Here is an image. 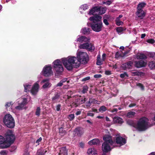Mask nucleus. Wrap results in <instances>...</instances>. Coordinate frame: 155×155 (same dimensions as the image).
<instances>
[{
    "label": "nucleus",
    "mask_w": 155,
    "mask_h": 155,
    "mask_svg": "<svg viewBox=\"0 0 155 155\" xmlns=\"http://www.w3.org/2000/svg\"><path fill=\"white\" fill-rule=\"evenodd\" d=\"M87 54L86 52L78 51L77 53V58L74 56H69L61 59H57L53 62V67L58 74L61 73L63 71V68L61 64V61L65 67L68 70H71L74 68L79 66L80 63L86 64L87 62Z\"/></svg>",
    "instance_id": "obj_1"
},
{
    "label": "nucleus",
    "mask_w": 155,
    "mask_h": 155,
    "mask_svg": "<svg viewBox=\"0 0 155 155\" xmlns=\"http://www.w3.org/2000/svg\"><path fill=\"white\" fill-rule=\"evenodd\" d=\"M101 19L102 17L98 15L89 18V20L92 21L91 27L93 31L96 32H99L102 30L103 24Z\"/></svg>",
    "instance_id": "obj_2"
},
{
    "label": "nucleus",
    "mask_w": 155,
    "mask_h": 155,
    "mask_svg": "<svg viewBox=\"0 0 155 155\" xmlns=\"http://www.w3.org/2000/svg\"><path fill=\"white\" fill-rule=\"evenodd\" d=\"M103 140L105 142L102 146V150L105 152L110 151L115 146V141H113L111 137L109 135H106L103 137Z\"/></svg>",
    "instance_id": "obj_3"
},
{
    "label": "nucleus",
    "mask_w": 155,
    "mask_h": 155,
    "mask_svg": "<svg viewBox=\"0 0 155 155\" xmlns=\"http://www.w3.org/2000/svg\"><path fill=\"white\" fill-rule=\"evenodd\" d=\"M151 125L148 123V119L145 117L140 118L136 123V124L134 125V127L140 131H144L151 127Z\"/></svg>",
    "instance_id": "obj_4"
},
{
    "label": "nucleus",
    "mask_w": 155,
    "mask_h": 155,
    "mask_svg": "<svg viewBox=\"0 0 155 155\" xmlns=\"http://www.w3.org/2000/svg\"><path fill=\"white\" fill-rule=\"evenodd\" d=\"M5 137L6 140L5 139V143H6L8 144L7 146L6 147V148H7L14 142L15 137L13 132L12 130H9L6 132Z\"/></svg>",
    "instance_id": "obj_5"
},
{
    "label": "nucleus",
    "mask_w": 155,
    "mask_h": 155,
    "mask_svg": "<svg viewBox=\"0 0 155 155\" xmlns=\"http://www.w3.org/2000/svg\"><path fill=\"white\" fill-rule=\"evenodd\" d=\"M30 100V97L29 96H27L19 99L17 101L19 102L18 105L15 107V109L19 110L24 109L25 106Z\"/></svg>",
    "instance_id": "obj_6"
},
{
    "label": "nucleus",
    "mask_w": 155,
    "mask_h": 155,
    "mask_svg": "<svg viewBox=\"0 0 155 155\" xmlns=\"http://www.w3.org/2000/svg\"><path fill=\"white\" fill-rule=\"evenodd\" d=\"M5 125L8 127L12 128L14 127L15 122L14 118L9 114H6L3 120Z\"/></svg>",
    "instance_id": "obj_7"
},
{
    "label": "nucleus",
    "mask_w": 155,
    "mask_h": 155,
    "mask_svg": "<svg viewBox=\"0 0 155 155\" xmlns=\"http://www.w3.org/2000/svg\"><path fill=\"white\" fill-rule=\"evenodd\" d=\"M79 48L80 49H85L90 51H94L95 49L93 44L88 42L81 44L79 46Z\"/></svg>",
    "instance_id": "obj_8"
},
{
    "label": "nucleus",
    "mask_w": 155,
    "mask_h": 155,
    "mask_svg": "<svg viewBox=\"0 0 155 155\" xmlns=\"http://www.w3.org/2000/svg\"><path fill=\"white\" fill-rule=\"evenodd\" d=\"M43 74L45 76H49L52 74V68L51 65H46L43 68L42 71Z\"/></svg>",
    "instance_id": "obj_9"
},
{
    "label": "nucleus",
    "mask_w": 155,
    "mask_h": 155,
    "mask_svg": "<svg viewBox=\"0 0 155 155\" xmlns=\"http://www.w3.org/2000/svg\"><path fill=\"white\" fill-rule=\"evenodd\" d=\"M39 83V81L35 82L30 92L33 95H36L38 93L40 88Z\"/></svg>",
    "instance_id": "obj_10"
},
{
    "label": "nucleus",
    "mask_w": 155,
    "mask_h": 155,
    "mask_svg": "<svg viewBox=\"0 0 155 155\" xmlns=\"http://www.w3.org/2000/svg\"><path fill=\"white\" fill-rule=\"evenodd\" d=\"M115 140L116 143L118 144H120V145H123L126 143L125 139L121 137L118 134L116 135Z\"/></svg>",
    "instance_id": "obj_11"
},
{
    "label": "nucleus",
    "mask_w": 155,
    "mask_h": 155,
    "mask_svg": "<svg viewBox=\"0 0 155 155\" xmlns=\"http://www.w3.org/2000/svg\"><path fill=\"white\" fill-rule=\"evenodd\" d=\"M41 84H43L42 86V88L44 89L49 88L51 85L49 80L48 79H45L42 80L41 82Z\"/></svg>",
    "instance_id": "obj_12"
},
{
    "label": "nucleus",
    "mask_w": 155,
    "mask_h": 155,
    "mask_svg": "<svg viewBox=\"0 0 155 155\" xmlns=\"http://www.w3.org/2000/svg\"><path fill=\"white\" fill-rule=\"evenodd\" d=\"M147 62L141 60L135 62V66L137 68H140L145 66Z\"/></svg>",
    "instance_id": "obj_13"
},
{
    "label": "nucleus",
    "mask_w": 155,
    "mask_h": 155,
    "mask_svg": "<svg viewBox=\"0 0 155 155\" xmlns=\"http://www.w3.org/2000/svg\"><path fill=\"white\" fill-rule=\"evenodd\" d=\"M89 40V38L84 36H79L76 39L77 41H79L81 43L88 42Z\"/></svg>",
    "instance_id": "obj_14"
},
{
    "label": "nucleus",
    "mask_w": 155,
    "mask_h": 155,
    "mask_svg": "<svg viewBox=\"0 0 155 155\" xmlns=\"http://www.w3.org/2000/svg\"><path fill=\"white\" fill-rule=\"evenodd\" d=\"M8 144L5 143V138L2 135H0V147L2 149L6 148Z\"/></svg>",
    "instance_id": "obj_15"
},
{
    "label": "nucleus",
    "mask_w": 155,
    "mask_h": 155,
    "mask_svg": "<svg viewBox=\"0 0 155 155\" xmlns=\"http://www.w3.org/2000/svg\"><path fill=\"white\" fill-rule=\"evenodd\" d=\"M75 134L78 136L82 135L84 133V130L83 128L81 127H77L74 130Z\"/></svg>",
    "instance_id": "obj_16"
},
{
    "label": "nucleus",
    "mask_w": 155,
    "mask_h": 155,
    "mask_svg": "<svg viewBox=\"0 0 155 155\" xmlns=\"http://www.w3.org/2000/svg\"><path fill=\"white\" fill-rule=\"evenodd\" d=\"M132 64V62L131 61H129L127 63L123 64L121 67L124 70H127L130 69Z\"/></svg>",
    "instance_id": "obj_17"
},
{
    "label": "nucleus",
    "mask_w": 155,
    "mask_h": 155,
    "mask_svg": "<svg viewBox=\"0 0 155 155\" xmlns=\"http://www.w3.org/2000/svg\"><path fill=\"white\" fill-rule=\"evenodd\" d=\"M98 6L95 7L91 9L89 12L88 14L95 15L98 14Z\"/></svg>",
    "instance_id": "obj_18"
},
{
    "label": "nucleus",
    "mask_w": 155,
    "mask_h": 155,
    "mask_svg": "<svg viewBox=\"0 0 155 155\" xmlns=\"http://www.w3.org/2000/svg\"><path fill=\"white\" fill-rule=\"evenodd\" d=\"M137 15L140 19H142L145 16L144 12L143 10H137Z\"/></svg>",
    "instance_id": "obj_19"
},
{
    "label": "nucleus",
    "mask_w": 155,
    "mask_h": 155,
    "mask_svg": "<svg viewBox=\"0 0 155 155\" xmlns=\"http://www.w3.org/2000/svg\"><path fill=\"white\" fill-rule=\"evenodd\" d=\"M100 143L99 140L98 139H94L89 141L88 144L91 145H98Z\"/></svg>",
    "instance_id": "obj_20"
},
{
    "label": "nucleus",
    "mask_w": 155,
    "mask_h": 155,
    "mask_svg": "<svg viewBox=\"0 0 155 155\" xmlns=\"http://www.w3.org/2000/svg\"><path fill=\"white\" fill-rule=\"evenodd\" d=\"M68 150L65 147H62L60 148V152L58 155H67Z\"/></svg>",
    "instance_id": "obj_21"
},
{
    "label": "nucleus",
    "mask_w": 155,
    "mask_h": 155,
    "mask_svg": "<svg viewBox=\"0 0 155 155\" xmlns=\"http://www.w3.org/2000/svg\"><path fill=\"white\" fill-rule=\"evenodd\" d=\"M113 121L115 123L120 124H121L123 122V120L122 118L118 117H115L113 118Z\"/></svg>",
    "instance_id": "obj_22"
},
{
    "label": "nucleus",
    "mask_w": 155,
    "mask_h": 155,
    "mask_svg": "<svg viewBox=\"0 0 155 155\" xmlns=\"http://www.w3.org/2000/svg\"><path fill=\"white\" fill-rule=\"evenodd\" d=\"M87 153L90 155H94L97 154V151L94 148H89L88 150Z\"/></svg>",
    "instance_id": "obj_23"
},
{
    "label": "nucleus",
    "mask_w": 155,
    "mask_h": 155,
    "mask_svg": "<svg viewBox=\"0 0 155 155\" xmlns=\"http://www.w3.org/2000/svg\"><path fill=\"white\" fill-rule=\"evenodd\" d=\"M135 58L137 59H143L146 58V56L142 53L138 54L135 55Z\"/></svg>",
    "instance_id": "obj_24"
},
{
    "label": "nucleus",
    "mask_w": 155,
    "mask_h": 155,
    "mask_svg": "<svg viewBox=\"0 0 155 155\" xmlns=\"http://www.w3.org/2000/svg\"><path fill=\"white\" fill-rule=\"evenodd\" d=\"M98 14L101 15L104 13L107 9L106 7L98 6Z\"/></svg>",
    "instance_id": "obj_25"
},
{
    "label": "nucleus",
    "mask_w": 155,
    "mask_h": 155,
    "mask_svg": "<svg viewBox=\"0 0 155 155\" xmlns=\"http://www.w3.org/2000/svg\"><path fill=\"white\" fill-rule=\"evenodd\" d=\"M90 30L91 29L89 28H84L81 29V32L84 34H89L90 32Z\"/></svg>",
    "instance_id": "obj_26"
},
{
    "label": "nucleus",
    "mask_w": 155,
    "mask_h": 155,
    "mask_svg": "<svg viewBox=\"0 0 155 155\" xmlns=\"http://www.w3.org/2000/svg\"><path fill=\"white\" fill-rule=\"evenodd\" d=\"M100 104V102H98L97 100H95L94 99L91 98L89 99L88 101V104L87 105V106H90V105H89V104Z\"/></svg>",
    "instance_id": "obj_27"
},
{
    "label": "nucleus",
    "mask_w": 155,
    "mask_h": 155,
    "mask_svg": "<svg viewBox=\"0 0 155 155\" xmlns=\"http://www.w3.org/2000/svg\"><path fill=\"white\" fill-rule=\"evenodd\" d=\"M47 151V150L45 149L44 150L42 149H40L38 150L37 154V155H44Z\"/></svg>",
    "instance_id": "obj_28"
},
{
    "label": "nucleus",
    "mask_w": 155,
    "mask_h": 155,
    "mask_svg": "<svg viewBox=\"0 0 155 155\" xmlns=\"http://www.w3.org/2000/svg\"><path fill=\"white\" fill-rule=\"evenodd\" d=\"M126 54L124 53L121 51L117 52L115 54V57L117 58H119L120 57H124Z\"/></svg>",
    "instance_id": "obj_29"
},
{
    "label": "nucleus",
    "mask_w": 155,
    "mask_h": 155,
    "mask_svg": "<svg viewBox=\"0 0 155 155\" xmlns=\"http://www.w3.org/2000/svg\"><path fill=\"white\" fill-rule=\"evenodd\" d=\"M100 55H97V61L96 62L97 64L98 65H101L103 64V61H103L102 59L101 60V59Z\"/></svg>",
    "instance_id": "obj_30"
},
{
    "label": "nucleus",
    "mask_w": 155,
    "mask_h": 155,
    "mask_svg": "<svg viewBox=\"0 0 155 155\" xmlns=\"http://www.w3.org/2000/svg\"><path fill=\"white\" fill-rule=\"evenodd\" d=\"M148 66L151 69H155V62L154 61L150 62Z\"/></svg>",
    "instance_id": "obj_31"
},
{
    "label": "nucleus",
    "mask_w": 155,
    "mask_h": 155,
    "mask_svg": "<svg viewBox=\"0 0 155 155\" xmlns=\"http://www.w3.org/2000/svg\"><path fill=\"white\" fill-rule=\"evenodd\" d=\"M25 91L26 92H29L31 88V85L29 84H26L24 85Z\"/></svg>",
    "instance_id": "obj_32"
},
{
    "label": "nucleus",
    "mask_w": 155,
    "mask_h": 155,
    "mask_svg": "<svg viewBox=\"0 0 155 155\" xmlns=\"http://www.w3.org/2000/svg\"><path fill=\"white\" fill-rule=\"evenodd\" d=\"M146 4L145 3L142 2L139 4L137 7V10H142V8L144 7Z\"/></svg>",
    "instance_id": "obj_33"
},
{
    "label": "nucleus",
    "mask_w": 155,
    "mask_h": 155,
    "mask_svg": "<svg viewBox=\"0 0 155 155\" xmlns=\"http://www.w3.org/2000/svg\"><path fill=\"white\" fill-rule=\"evenodd\" d=\"M135 114V113L134 112L130 111L127 113V116L129 117H133Z\"/></svg>",
    "instance_id": "obj_34"
},
{
    "label": "nucleus",
    "mask_w": 155,
    "mask_h": 155,
    "mask_svg": "<svg viewBox=\"0 0 155 155\" xmlns=\"http://www.w3.org/2000/svg\"><path fill=\"white\" fill-rule=\"evenodd\" d=\"M127 124L131 126L134 127V125L136 124V123H135L133 121L131 120H128L127 121Z\"/></svg>",
    "instance_id": "obj_35"
},
{
    "label": "nucleus",
    "mask_w": 155,
    "mask_h": 155,
    "mask_svg": "<svg viewBox=\"0 0 155 155\" xmlns=\"http://www.w3.org/2000/svg\"><path fill=\"white\" fill-rule=\"evenodd\" d=\"M131 73L132 76L141 75L143 74L142 72L139 71L133 72Z\"/></svg>",
    "instance_id": "obj_36"
},
{
    "label": "nucleus",
    "mask_w": 155,
    "mask_h": 155,
    "mask_svg": "<svg viewBox=\"0 0 155 155\" xmlns=\"http://www.w3.org/2000/svg\"><path fill=\"white\" fill-rule=\"evenodd\" d=\"M115 21L116 25L118 26L122 25L123 24V22L120 21V19L118 18H116Z\"/></svg>",
    "instance_id": "obj_37"
},
{
    "label": "nucleus",
    "mask_w": 155,
    "mask_h": 155,
    "mask_svg": "<svg viewBox=\"0 0 155 155\" xmlns=\"http://www.w3.org/2000/svg\"><path fill=\"white\" fill-rule=\"evenodd\" d=\"M59 96L58 94H56L53 97L52 100L54 102H56L58 101L59 98Z\"/></svg>",
    "instance_id": "obj_38"
},
{
    "label": "nucleus",
    "mask_w": 155,
    "mask_h": 155,
    "mask_svg": "<svg viewBox=\"0 0 155 155\" xmlns=\"http://www.w3.org/2000/svg\"><path fill=\"white\" fill-rule=\"evenodd\" d=\"M125 30V29H124V28L122 27H119L117 28L116 29L117 31L119 34H120V33H121L124 30Z\"/></svg>",
    "instance_id": "obj_39"
},
{
    "label": "nucleus",
    "mask_w": 155,
    "mask_h": 155,
    "mask_svg": "<svg viewBox=\"0 0 155 155\" xmlns=\"http://www.w3.org/2000/svg\"><path fill=\"white\" fill-rule=\"evenodd\" d=\"M106 110V108L104 106H101L98 110L100 112H104Z\"/></svg>",
    "instance_id": "obj_40"
},
{
    "label": "nucleus",
    "mask_w": 155,
    "mask_h": 155,
    "mask_svg": "<svg viewBox=\"0 0 155 155\" xmlns=\"http://www.w3.org/2000/svg\"><path fill=\"white\" fill-rule=\"evenodd\" d=\"M88 8V5L87 4H84L81 6V8L85 10Z\"/></svg>",
    "instance_id": "obj_41"
},
{
    "label": "nucleus",
    "mask_w": 155,
    "mask_h": 155,
    "mask_svg": "<svg viewBox=\"0 0 155 155\" xmlns=\"http://www.w3.org/2000/svg\"><path fill=\"white\" fill-rule=\"evenodd\" d=\"M120 77L121 78H127L128 77V75L126 72H124L123 74H120Z\"/></svg>",
    "instance_id": "obj_42"
},
{
    "label": "nucleus",
    "mask_w": 155,
    "mask_h": 155,
    "mask_svg": "<svg viewBox=\"0 0 155 155\" xmlns=\"http://www.w3.org/2000/svg\"><path fill=\"white\" fill-rule=\"evenodd\" d=\"M147 42L148 43L153 44L155 43V41L153 39H148Z\"/></svg>",
    "instance_id": "obj_43"
},
{
    "label": "nucleus",
    "mask_w": 155,
    "mask_h": 155,
    "mask_svg": "<svg viewBox=\"0 0 155 155\" xmlns=\"http://www.w3.org/2000/svg\"><path fill=\"white\" fill-rule=\"evenodd\" d=\"M40 112V109L39 107H38L36 109L35 114L37 116H39Z\"/></svg>",
    "instance_id": "obj_44"
},
{
    "label": "nucleus",
    "mask_w": 155,
    "mask_h": 155,
    "mask_svg": "<svg viewBox=\"0 0 155 155\" xmlns=\"http://www.w3.org/2000/svg\"><path fill=\"white\" fill-rule=\"evenodd\" d=\"M13 103L12 102H8L6 103L5 105V106L6 108H7L8 107H10L12 105Z\"/></svg>",
    "instance_id": "obj_45"
},
{
    "label": "nucleus",
    "mask_w": 155,
    "mask_h": 155,
    "mask_svg": "<svg viewBox=\"0 0 155 155\" xmlns=\"http://www.w3.org/2000/svg\"><path fill=\"white\" fill-rule=\"evenodd\" d=\"M112 1H107L106 2H103V4H105L107 5H109L112 3Z\"/></svg>",
    "instance_id": "obj_46"
},
{
    "label": "nucleus",
    "mask_w": 155,
    "mask_h": 155,
    "mask_svg": "<svg viewBox=\"0 0 155 155\" xmlns=\"http://www.w3.org/2000/svg\"><path fill=\"white\" fill-rule=\"evenodd\" d=\"M88 87L87 86H85L83 87V89L82 90V92L83 93H85L87 91Z\"/></svg>",
    "instance_id": "obj_47"
},
{
    "label": "nucleus",
    "mask_w": 155,
    "mask_h": 155,
    "mask_svg": "<svg viewBox=\"0 0 155 155\" xmlns=\"http://www.w3.org/2000/svg\"><path fill=\"white\" fill-rule=\"evenodd\" d=\"M74 118V114H71L69 116L68 119L71 120H72Z\"/></svg>",
    "instance_id": "obj_48"
},
{
    "label": "nucleus",
    "mask_w": 155,
    "mask_h": 155,
    "mask_svg": "<svg viewBox=\"0 0 155 155\" xmlns=\"http://www.w3.org/2000/svg\"><path fill=\"white\" fill-rule=\"evenodd\" d=\"M103 22L106 25H109V23H108L107 20L105 18H103Z\"/></svg>",
    "instance_id": "obj_49"
},
{
    "label": "nucleus",
    "mask_w": 155,
    "mask_h": 155,
    "mask_svg": "<svg viewBox=\"0 0 155 155\" xmlns=\"http://www.w3.org/2000/svg\"><path fill=\"white\" fill-rule=\"evenodd\" d=\"M85 99V98H84L83 99V98L79 99V100L80 101V103L83 104V103H84L86 101Z\"/></svg>",
    "instance_id": "obj_50"
},
{
    "label": "nucleus",
    "mask_w": 155,
    "mask_h": 155,
    "mask_svg": "<svg viewBox=\"0 0 155 155\" xmlns=\"http://www.w3.org/2000/svg\"><path fill=\"white\" fill-rule=\"evenodd\" d=\"M23 155H29V152L28 150H26L24 151Z\"/></svg>",
    "instance_id": "obj_51"
},
{
    "label": "nucleus",
    "mask_w": 155,
    "mask_h": 155,
    "mask_svg": "<svg viewBox=\"0 0 155 155\" xmlns=\"http://www.w3.org/2000/svg\"><path fill=\"white\" fill-rule=\"evenodd\" d=\"M137 85L141 88V90H143L144 89V87L141 84L138 83L137 84Z\"/></svg>",
    "instance_id": "obj_52"
},
{
    "label": "nucleus",
    "mask_w": 155,
    "mask_h": 155,
    "mask_svg": "<svg viewBox=\"0 0 155 155\" xmlns=\"http://www.w3.org/2000/svg\"><path fill=\"white\" fill-rule=\"evenodd\" d=\"M94 115V114L90 112V111H89V112L87 114V115L88 116H90L91 117H93Z\"/></svg>",
    "instance_id": "obj_53"
},
{
    "label": "nucleus",
    "mask_w": 155,
    "mask_h": 155,
    "mask_svg": "<svg viewBox=\"0 0 155 155\" xmlns=\"http://www.w3.org/2000/svg\"><path fill=\"white\" fill-rule=\"evenodd\" d=\"M61 107V105L58 104L57 105L56 107V109L57 111H59L60 110Z\"/></svg>",
    "instance_id": "obj_54"
},
{
    "label": "nucleus",
    "mask_w": 155,
    "mask_h": 155,
    "mask_svg": "<svg viewBox=\"0 0 155 155\" xmlns=\"http://www.w3.org/2000/svg\"><path fill=\"white\" fill-rule=\"evenodd\" d=\"M0 153L1 155H6L7 154L6 152L3 150L0 152Z\"/></svg>",
    "instance_id": "obj_55"
},
{
    "label": "nucleus",
    "mask_w": 155,
    "mask_h": 155,
    "mask_svg": "<svg viewBox=\"0 0 155 155\" xmlns=\"http://www.w3.org/2000/svg\"><path fill=\"white\" fill-rule=\"evenodd\" d=\"M63 83L61 81L59 83H58L57 85V87L61 86L63 85Z\"/></svg>",
    "instance_id": "obj_56"
},
{
    "label": "nucleus",
    "mask_w": 155,
    "mask_h": 155,
    "mask_svg": "<svg viewBox=\"0 0 155 155\" xmlns=\"http://www.w3.org/2000/svg\"><path fill=\"white\" fill-rule=\"evenodd\" d=\"M102 60L103 61H104L105 59H106V54H104V53L103 55H102Z\"/></svg>",
    "instance_id": "obj_57"
},
{
    "label": "nucleus",
    "mask_w": 155,
    "mask_h": 155,
    "mask_svg": "<svg viewBox=\"0 0 155 155\" xmlns=\"http://www.w3.org/2000/svg\"><path fill=\"white\" fill-rule=\"evenodd\" d=\"M42 138L41 137H40L38 140H37L36 142V143H38V144H39V142H41V140H42Z\"/></svg>",
    "instance_id": "obj_58"
},
{
    "label": "nucleus",
    "mask_w": 155,
    "mask_h": 155,
    "mask_svg": "<svg viewBox=\"0 0 155 155\" xmlns=\"http://www.w3.org/2000/svg\"><path fill=\"white\" fill-rule=\"evenodd\" d=\"M101 77V74H95L94 75V77L95 78H100Z\"/></svg>",
    "instance_id": "obj_59"
},
{
    "label": "nucleus",
    "mask_w": 155,
    "mask_h": 155,
    "mask_svg": "<svg viewBox=\"0 0 155 155\" xmlns=\"http://www.w3.org/2000/svg\"><path fill=\"white\" fill-rule=\"evenodd\" d=\"M84 144L82 142L80 143H79L80 147L81 148H84Z\"/></svg>",
    "instance_id": "obj_60"
},
{
    "label": "nucleus",
    "mask_w": 155,
    "mask_h": 155,
    "mask_svg": "<svg viewBox=\"0 0 155 155\" xmlns=\"http://www.w3.org/2000/svg\"><path fill=\"white\" fill-rule=\"evenodd\" d=\"M90 78L89 77H86L82 79V81H86L90 79Z\"/></svg>",
    "instance_id": "obj_61"
},
{
    "label": "nucleus",
    "mask_w": 155,
    "mask_h": 155,
    "mask_svg": "<svg viewBox=\"0 0 155 155\" xmlns=\"http://www.w3.org/2000/svg\"><path fill=\"white\" fill-rule=\"evenodd\" d=\"M111 74V72L109 71H105V74L107 75H110Z\"/></svg>",
    "instance_id": "obj_62"
},
{
    "label": "nucleus",
    "mask_w": 155,
    "mask_h": 155,
    "mask_svg": "<svg viewBox=\"0 0 155 155\" xmlns=\"http://www.w3.org/2000/svg\"><path fill=\"white\" fill-rule=\"evenodd\" d=\"M136 105V104L135 103L131 104L129 105V107H132L135 106Z\"/></svg>",
    "instance_id": "obj_63"
},
{
    "label": "nucleus",
    "mask_w": 155,
    "mask_h": 155,
    "mask_svg": "<svg viewBox=\"0 0 155 155\" xmlns=\"http://www.w3.org/2000/svg\"><path fill=\"white\" fill-rule=\"evenodd\" d=\"M148 155H155V152H152L150 153Z\"/></svg>",
    "instance_id": "obj_64"
}]
</instances>
